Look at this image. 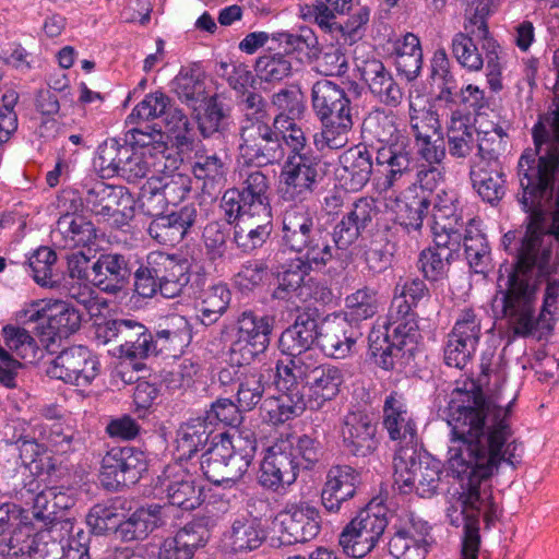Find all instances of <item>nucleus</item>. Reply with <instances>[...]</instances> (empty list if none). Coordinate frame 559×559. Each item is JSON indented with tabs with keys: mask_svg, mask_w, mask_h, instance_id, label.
<instances>
[{
	"mask_svg": "<svg viewBox=\"0 0 559 559\" xmlns=\"http://www.w3.org/2000/svg\"><path fill=\"white\" fill-rule=\"evenodd\" d=\"M504 376L483 367L478 381L465 380L453 391L449 425L453 438L449 447V469L461 483V500L471 513L483 514L487 522L498 516L491 498L490 477L504 462L515 467L523 447L513 438L511 406L501 404Z\"/></svg>",
	"mask_w": 559,
	"mask_h": 559,
	"instance_id": "1",
	"label": "nucleus"
},
{
	"mask_svg": "<svg viewBox=\"0 0 559 559\" xmlns=\"http://www.w3.org/2000/svg\"><path fill=\"white\" fill-rule=\"evenodd\" d=\"M241 106L238 152L243 164L259 168L280 164L285 158L286 147L273 128L267 102L259 93H249Z\"/></svg>",
	"mask_w": 559,
	"mask_h": 559,
	"instance_id": "2",
	"label": "nucleus"
},
{
	"mask_svg": "<svg viewBox=\"0 0 559 559\" xmlns=\"http://www.w3.org/2000/svg\"><path fill=\"white\" fill-rule=\"evenodd\" d=\"M312 108L322 124L314 135L317 150H340L348 143L353 128L350 98L344 88L330 80H319L311 88Z\"/></svg>",
	"mask_w": 559,
	"mask_h": 559,
	"instance_id": "3",
	"label": "nucleus"
},
{
	"mask_svg": "<svg viewBox=\"0 0 559 559\" xmlns=\"http://www.w3.org/2000/svg\"><path fill=\"white\" fill-rule=\"evenodd\" d=\"M282 246L308 255L311 261L332 260L334 250L330 234L321 227L316 204L292 203L282 216Z\"/></svg>",
	"mask_w": 559,
	"mask_h": 559,
	"instance_id": "4",
	"label": "nucleus"
},
{
	"mask_svg": "<svg viewBox=\"0 0 559 559\" xmlns=\"http://www.w3.org/2000/svg\"><path fill=\"white\" fill-rule=\"evenodd\" d=\"M361 136L365 147L356 146L345 151L340 156V168L336 180L347 192L360 191L369 181L372 173V155L367 147L377 152V164L381 165L384 150V112L376 107L362 121Z\"/></svg>",
	"mask_w": 559,
	"mask_h": 559,
	"instance_id": "5",
	"label": "nucleus"
},
{
	"mask_svg": "<svg viewBox=\"0 0 559 559\" xmlns=\"http://www.w3.org/2000/svg\"><path fill=\"white\" fill-rule=\"evenodd\" d=\"M189 269L188 260L177 254L151 251L134 272V292L142 298L178 297L190 282Z\"/></svg>",
	"mask_w": 559,
	"mask_h": 559,
	"instance_id": "6",
	"label": "nucleus"
},
{
	"mask_svg": "<svg viewBox=\"0 0 559 559\" xmlns=\"http://www.w3.org/2000/svg\"><path fill=\"white\" fill-rule=\"evenodd\" d=\"M63 205L70 201L69 209L73 212L82 207L98 222H107L115 228H122L133 217L134 199L128 188L107 183L104 180L91 179L82 186V197H63Z\"/></svg>",
	"mask_w": 559,
	"mask_h": 559,
	"instance_id": "7",
	"label": "nucleus"
},
{
	"mask_svg": "<svg viewBox=\"0 0 559 559\" xmlns=\"http://www.w3.org/2000/svg\"><path fill=\"white\" fill-rule=\"evenodd\" d=\"M456 206L452 197L445 200L438 195L435 203L431 226L436 248L423 250L418 259V267L429 281H438L447 273L449 257L454 247L462 240L463 222L455 215Z\"/></svg>",
	"mask_w": 559,
	"mask_h": 559,
	"instance_id": "8",
	"label": "nucleus"
},
{
	"mask_svg": "<svg viewBox=\"0 0 559 559\" xmlns=\"http://www.w3.org/2000/svg\"><path fill=\"white\" fill-rule=\"evenodd\" d=\"M280 170L278 191L285 202L308 203L323 183L329 163L317 154L286 157Z\"/></svg>",
	"mask_w": 559,
	"mask_h": 559,
	"instance_id": "9",
	"label": "nucleus"
},
{
	"mask_svg": "<svg viewBox=\"0 0 559 559\" xmlns=\"http://www.w3.org/2000/svg\"><path fill=\"white\" fill-rule=\"evenodd\" d=\"M384 534V499L376 497L352 519L338 535V545L350 558L361 559Z\"/></svg>",
	"mask_w": 559,
	"mask_h": 559,
	"instance_id": "10",
	"label": "nucleus"
},
{
	"mask_svg": "<svg viewBox=\"0 0 559 559\" xmlns=\"http://www.w3.org/2000/svg\"><path fill=\"white\" fill-rule=\"evenodd\" d=\"M386 431L391 440L400 442L393 457L395 484L402 490H409L413 472L408 468V461L414 464L416 425L401 396L391 395L386 399Z\"/></svg>",
	"mask_w": 559,
	"mask_h": 559,
	"instance_id": "11",
	"label": "nucleus"
},
{
	"mask_svg": "<svg viewBox=\"0 0 559 559\" xmlns=\"http://www.w3.org/2000/svg\"><path fill=\"white\" fill-rule=\"evenodd\" d=\"M231 330L234 334L227 352L228 361L253 362L270 345L273 319L246 309L238 313Z\"/></svg>",
	"mask_w": 559,
	"mask_h": 559,
	"instance_id": "12",
	"label": "nucleus"
},
{
	"mask_svg": "<svg viewBox=\"0 0 559 559\" xmlns=\"http://www.w3.org/2000/svg\"><path fill=\"white\" fill-rule=\"evenodd\" d=\"M221 209L228 224L242 216H264L272 213L270 182L261 170L247 174L240 188L227 189L221 200Z\"/></svg>",
	"mask_w": 559,
	"mask_h": 559,
	"instance_id": "13",
	"label": "nucleus"
},
{
	"mask_svg": "<svg viewBox=\"0 0 559 559\" xmlns=\"http://www.w3.org/2000/svg\"><path fill=\"white\" fill-rule=\"evenodd\" d=\"M95 336L102 345L115 344L119 357L131 361L148 358L153 348L151 330L132 318L105 320L97 324Z\"/></svg>",
	"mask_w": 559,
	"mask_h": 559,
	"instance_id": "14",
	"label": "nucleus"
},
{
	"mask_svg": "<svg viewBox=\"0 0 559 559\" xmlns=\"http://www.w3.org/2000/svg\"><path fill=\"white\" fill-rule=\"evenodd\" d=\"M147 468V455L141 449L114 447L102 459L99 479L107 490L118 491L139 483Z\"/></svg>",
	"mask_w": 559,
	"mask_h": 559,
	"instance_id": "15",
	"label": "nucleus"
},
{
	"mask_svg": "<svg viewBox=\"0 0 559 559\" xmlns=\"http://www.w3.org/2000/svg\"><path fill=\"white\" fill-rule=\"evenodd\" d=\"M300 466L289 438H281L267 448L260 464L258 483L272 492H285L297 480Z\"/></svg>",
	"mask_w": 559,
	"mask_h": 559,
	"instance_id": "16",
	"label": "nucleus"
},
{
	"mask_svg": "<svg viewBox=\"0 0 559 559\" xmlns=\"http://www.w3.org/2000/svg\"><path fill=\"white\" fill-rule=\"evenodd\" d=\"M252 362H230L217 372L219 386L226 393H236V401L245 412L252 411L262 400L266 380Z\"/></svg>",
	"mask_w": 559,
	"mask_h": 559,
	"instance_id": "17",
	"label": "nucleus"
},
{
	"mask_svg": "<svg viewBox=\"0 0 559 559\" xmlns=\"http://www.w3.org/2000/svg\"><path fill=\"white\" fill-rule=\"evenodd\" d=\"M98 358L83 345L64 348L51 361L47 369L50 378L61 380L75 386H88L98 376Z\"/></svg>",
	"mask_w": 559,
	"mask_h": 559,
	"instance_id": "18",
	"label": "nucleus"
},
{
	"mask_svg": "<svg viewBox=\"0 0 559 559\" xmlns=\"http://www.w3.org/2000/svg\"><path fill=\"white\" fill-rule=\"evenodd\" d=\"M381 214L378 205V199L373 197L359 198L347 214H345L333 228L332 239L335 247L340 250H346L355 243L361 234L372 226L376 219V226H379V215Z\"/></svg>",
	"mask_w": 559,
	"mask_h": 559,
	"instance_id": "19",
	"label": "nucleus"
},
{
	"mask_svg": "<svg viewBox=\"0 0 559 559\" xmlns=\"http://www.w3.org/2000/svg\"><path fill=\"white\" fill-rule=\"evenodd\" d=\"M281 539L285 544L307 543L314 539L321 531L320 511L308 502L287 504L278 514Z\"/></svg>",
	"mask_w": 559,
	"mask_h": 559,
	"instance_id": "20",
	"label": "nucleus"
},
{
	"mask_svg": "<svg viewBox=\"0 0 559 559\" xmlns=\"http://www.w3.org/2000/svg\"><path fill=\"white\" fill-rule=\"evenodd\" d=\"M409 123L416 139L418 153L429 164L440 163L445 155L439 119L430 107L417 109L411 104Z\"/></svg>",
	"mask_w": 559,
	"mask_h": 559,
	"instance_id": "21",
	"label": "nucleus"
},
{
	"mask_svg": "<svg viewBox=\"0 0 559 559\" xmlns=\"http://www.w3.org/2000/svg\"><path fill=\"white\" fill-rule=\"evenodd\" d=\"M341 433L344 450L357 457L372 454L379 445L376 418L365 411L348 412Z\"/></svg>",
	"mask_w": 559,
	"mask_h": 559,
	"instance_id": "22",
	"label": "nucleus"
},
{
	"mask_svg": "<svg viewBox=\"0 0 559 559\" xmlns=\"http://www.w3.org/2000/svg\"><path fill=\"white\" fill-rule=\"evenodd\" d=\"M309 258L300 254L282 265L276 275L277 285L271 293L272 299L288 301L294 297H302L304 287L313 282V278H307L310 272L324 267L331 261H311Z\"/></svg>",
	"mask_w": 559,
	"mask_h": 559,
	"instance_id": "23",
	"label": "nucleus"
},
{
	"mask_svg": "<svg viewBox=\"0 0 559 559\" xmlns=\"http://www.w3.org/2000/svg\"><path fill=\"white\" fill-rule=\"evenodd\" d=\"M198 216L194 203L183 205L153 218L148 224L147 234L159 245L174 247L185 239L197 223Z\"/></svg>",
	"mask_w": 559,
	"mask_h": 559,
	"instance_id": "24",
	"label": "nucleus"
},
{
	"mask_svg": "<svg viewBox=\"0 0 559 559\" xmlns=\"http://www.w3.org/2000/svg\"><path fill=\"white\" fill-rule=\"evenodd\" d=\"M221 436L222 444L227 451L225 479L227 487H230L243 477L251 465L257 451V439L250 429L239 430L231 436L222 432Z\"/></svg>",
	"mask_w": 559,
	"mask_h": 559,
	"instance_id": "25",
	"label": "nucleus"
},
{
	"mask_svg": "<svg viewBox=\"0 0 559 559\" xmlns=\"http://www.w3.org/2000/svg\"><path fill=\"white\" fill-rule=\"evenodd\" d=\"M169 519V507L148 503L138 508L116 527V535L122 542L144 540L155 530L164 526Z\"/></svg>",
	"mask_w": 559,
	"mask_h": 559,
	"instance_id": "26",
	"label": "nucleus"
},
{
	"mask_svg": "<svg viewBox=\"0 0 559 559\" xmlns=\"http://www.w3.org/2000/svg\"><path fill=\"white\" fill-rule=\"evenodd\" d=\"M47 316V324L35 326L37 336L47 349L57 341L74 334L81 326L80 311L66 301H55L49 305Z\"/></svg>",
	"mask_w": 559,
	"mask_h": 559,
	"instance_id": "27",
	"label": "nucleus"
},
{
	"mask_svg": "<svg viewBox=\"0 0 559 559\" xmlns=\"http://www.w3.org/2000/svg\"><path fill=\"white\" fill-rule=\"evenodd\" d=\"M386 62L396 70V74L406 81L415 79L423 63L419 38L406 33L386 43Z\"/></svg>",
	"mask_w": 559,
	"mask_h": 559,
	"instance_id": "28",
	"label": "nucleus"
},
{
	"mask_svg": "<svg viewBox=\"0 0 559 559\" xmlns=\"http://www.w3.org/2000/svg\"><path fill=\"white\" fill-rule=\"evenodd\" d=\"M163 486L167 492L168 507L185 511L197 509L202 502V489L195 486L193 476L180 466H168L163 473Z\"/></svg>",
	"mask_w": 559,
	"mask_h": 559,
	"instance_id": "29",
	"label": "nucleus"
},
{
	"mask_svg": "<svg viewBox=\"0 0 559 559\" xmlns=\"http://www.w3.org/2000/svg\"><path fill=\"white\" fill-rule=\"evenodd\" d=\"M156 148L155 157L150 156V153L132 151V156L124 162L119 176L128 182H136L150 175L155 178L159 173L178 167L179 159L168 153L167 144H157Z\"/></svg>",
	"mask_w": 559,
	"mask_h": 559,
	"instance_id": "30",
	"label": "nucleus"
},
{
	"mask_svg": "<svg viewBox=\"0 0 559 559\" xmlns=\"http://www.w3.org/2000/svg\"><path fill=\"white\" fill-rule=\"evenodd\" d=\"M356 342V332L346 320L325 319L320 324L317 345L325 356L336 359L345 358Z\"/></svg>",
	"mask_w": 559,
	"mask_h": 559,
	"instance_id": "31",
	"label": "nucleus"
},
{
	"mask_svg": "<svg viewBox=\"0 0 559 559\" xmlns=\"http://www.w3.org/2000/svg\"><path fill=\"white\" fill-rule=\"evenodd\" d=\"M91 282L109 294L120 292L130 276L128 260L120 253H102L91 267Z\"/></svg>",
	"mask_w": 559,
	"mask_h": 559,
	"instance_id": "32",
	"label": "nucleus"
},
{
	"mask_svg": "<svg viewBox=\"0 0 559 559\" xmlns=\"http://www.w3.org/2000/svg\"><path fill=\"white\" fill-rule=\"evenodd\" d=\"M319 312L314 308H306L298 312L295 322L280 337L282 352H299L313 348L319 332Z\"/></svg>",
	"mask_w": 559,
	"mask_h": 559,
	"instance_id": "33",
	"label": "nucleus"
},
{
	"mask_svg": "<svg viewBox=\"0 0 559 559\" xmlns=\"http://www.w3.org/2000/svg\"><path fill=\"white\" fill-rule=\"evenodd\" d=\"M67 207V212L57 221L52 231L55 241L63 249L87 247L96 239V228L91 221Z\"/></svg>",
	"mask_w": 559,
	"mask_h": 559,
	"instance_id": "34",
	"label": "nucleus"
},
{
	"mask_svg": "<svg viewBox=\"0 0 559 559\" xmlns=\"http://www.w3.org/2000/svg\"><path fill=\"white\" fill-rule=\"evenodd\" d=\"M228 168L226 156L204 148L195 151L191 165L194 178L202 182V191L207 194L224 186Z\"/></svg>",
	"mask_w": 559,
	"mask_h": 559,
	"instance_id": "35",
	"label": "nucleus"
},
{
	"mask_svg": "<svg viewBox=\"0 0 559 559\" xmlns=\"http://www.w3.org/2000/svg\"><path fill=\"white\" fill-rule=\"evenodd\" d=\"M235 226L233 240L243 253H251L261 248L272 233V213H265V217L242 216Z\"/></svg>",
	"mask_w": 559,
	"mask_h": 559,
	"instance_id": "36",
	"label": "nucleus"
},
{
	"mask_svg": "<svg viewBox=\"0 0 559 559\" xmlns=\"http://www.w3.org/2000/svg\"><path fill=\"white\" fill-rule=\"evenodd\" d=\"M414 464L408 461V468L413 472L412 487L409 490H402V488L395 484L393 478V489H397L401 493H407L412 490H416L417 495L423 498L432 497L438 489L440 483V475L442 472L441 462L429 456L419 455L416 459L414 454Z\"/></svg>",
	"mask_w": 559,
	"mask_h": 559,
	"instance_id": "37",
	"label": "nucleus"
},
{
	"mask_svg": "<svg viewBox=\"0 0 559 559\" xmlns=\"http://www.w3.org/2000/svg\"><path fill=\"white\" fill-rule=\"evenodd\" d=\"M342 383L343 373L340 368L328 364L322 365L306 382L309 408L319 409L325 402L333 400L338 394Z\"/></svg>",
	"mask_w": 559,
	"mask_h": 559,
	"instance_id": "38",
	"label": "nucleus"
},
{
	"mask_svg": "<svg viewBox=\"0 0 559 559\" xmlns=\"http://www.w3.org/2000/svg\"><path fill=\"white\" fill-rule=\"evenodd\" d=\"M213 433L202 416L189 418L176 431V452L180 461H188L201 451Z\"/></svg>",
	"mask_w": 559,
	"mask_h": 559,
	"instance_id": "39",
	"label": "nucleus"
},
{
	"mask_svg": "<svg viewBox=\"0 0 559 559\" xmlns=\"http://www.w3.org/2000/svg\"><path fill=\"white\" fill-rule=\"evenodd\" d=\"M191 340L189 322L183 317L171 318L164 328L152 333L151 356L158 354L175 355L181 352Z\"/></svg>",
	"mask_w": 559,
	"mask_h": 559,
	"instance_id": "40",
	"label": "nucleus"
},
{
	"mask_svg": "<svg viewBox=\"0 0 559 559\" xmlns=\"http://www.w3.org/2000/svg\"><path fill=\"white\" fill-rule=\"evenodd\" d=\"M471 180L479 197L488 203L499 201L504 194L506 179L501 165L475 162L471 168Z\"/></svg>",
	"mask_w": 559,
	"mask_h": 559,
	"instance_id": "41",
	"label": "nucleus"
},
{
	"mask_svg": "<svg viewBox=\"0 0 559 559\" xmlns=\"http://www.w3.org/2000/svg\"><path fill=\"white\" fill-rule=\"evenodd\" d=\"M272 39L284 47L285 55H293L301 63H311L319 53V41L309 27H300L298 32H277Z\"/></svg>",
	"mask_w": 559,
	"mask_h": 559,
	"instance_id": "42",
	"label": "nucleus"
},
{
	"mask_svg": "<svg viewBox=\"0 0 559 559\" xmlns=\"http://www.w3.org/2000/svg\"><path fill=\"white\" fill-rule=\"evenodd\" d=\"M132 156L131 146L123 139L109 138L97 148L94 165L100 177L112 178L119 176L124 162Z\"/></svg>",
	"mask_w": 559,
	"mask_h": 559,
	"instance_id": "43",
	"label": "nucleus"
},
{
	"mask_svg": "<svg viewBox=\"0 0 559 559\" xmlns=\"http://www.w3.org/2000/svg\"><path fill=\"white\" fill-rule=\"evenodd\" d=\"M45 445L55 454L64 455L72 453L81 447L78 431L61 420L36 425Z\"/></svg>",
	"mask_w": 559,
	"mask_h": 559,
	"instance_id": "44",
	"label": "nucleus"
},
{
	"mask_svg": "<svg viewBox=\"0 0 559 559\" xmlns=\"http://www.w3.org/2000/svg\"><path fill=\"white\" fill-rule=\"evenodd\" d=\"M281 392L278 396L270 397L263 403L267 419L273 425L284 424L299 417L309 408L307 399L301 391Z\"/></svg>",
	"mask_w": 559,
	"mask_h": 559,
	"instance_id": "45",
	"label": "nucleus"
},
{
	"mask_svg": "<svg viewBox=\"0 0 559 559\" xmlns=\"http://www.w3.org/2000/svg\"><path fill=\"white\" fill-rule=\"evenodd\" d=\"M231 300V293L224 283L210 286L201 295L197 306L198 318L204 325L215 323L227 310Z\"/></svg>",
	"mask_w": 559,
	"mask_h": 559,
	"instance_id": "46",
	"label": "nucleus"
},
{
	"mask_svg": "<svg viewBox=\"0 0 559 559\" xmlns=\"http://www.w3.org/2000/svg\"><path fill=\"white\" fill-rule=\"evenodd\" d=\"M271 104L277 111L274 118L271 117L272 123L299 120L306 110L304 94L295 85L283 87L274 93L271 97Z\"/></svg>",
	"mask_w": 559,
	"mask_h": 559,
	"instance_id": "47",
	"label": "nucleus"
},
{
	"mask_svg": "<svg viewBox=\"0 0 559 559\" xmlns=\"http://www.w3.org/2000/svg\"><path fill=\"white\" fill-rule=\"evenodd\" d=\"M463 241L469 267L477 274H486L490 261L489 248L475 219L465 228Z\"/></svg>",
	"mask_w": 559,
	"mask_h": 559,
	"instance_id": "48",
	"label": "nucleus"
},
{
	"mask_svg": "<svg viewBox=\"0 0 559 559\" xmlns=\"http://www.w3.org/2000/svg\"><path fill=\"white\" fill-rule=\"evenodd\" d=\"M57 253L49 247L41 246L27 258V270L35 283L41 287L52 288L59 283L55 274Z\"/></svg>",
	"mask_w": 559,
	"mask_h": 559,
	"instance_id": "49",
	"label": "nucleus"
},
{
	"mask_svg": "<svg viewBox=\"0 0 559 559\" xmlns=\"http://www.w3.org/2000/svg\"><path fill=\"white\" fill-rule=\"evenodd\" d=\"M1 334L8 349L17 358L31 364L40 358L41 349L26 329L7 324Z\"/></svg>",
	"mask_w": 559,
	"mask_h": 559,
	"instance_id": "50",
	"label": "nucleus"
},
{
	"mask_svg": "<svg viewBox=\"0 0 559 559\" xmlns=\"http://www.w3.org/2000/svg\"><path fill=\"white\" fill-rule=\"evenodd\" d=\"M226 540L230 550L237 554L259 548L263 536L254 521L241 516L234 520Z\"/></svg>",
	"mask_w": 559,
	"mask_h": 559,
	"instance_id": "51",
	"label": "nucleus"
},
{
	"mask_svg": "<svg viewBox=\"0 0 559 559\" xmlns=\"http://www.w3.org/2000/svg\"><path fill=\"white\" fill-rule=\"evenodd\" d=\"M504 138L506 133L501 127L492 126L491 129H483L481 123H479L477 162H484L488 166L501 165L500 156L507 146Z\"/></svg>",
	"mask_w": 559,
	"mask_h": 559,
	"instance_id": "52",
	"label": "nucleus"
},
{
	"mask_svg": "<svg viewBox=\"0 0 559 559\" xmlns=\"http://www.w3.org/2000/svg\"><path fill=\"white\" fill-rule=\"evenodd\" d=\"M469 119L459 112H453L448 128L449 151L456 157L467 156L474 143V129Z\"/></svg>",
	"mask_w": 559,
	"mask_h": 559,
	"instance_id": "53",
	"label": "nucleus"
},
{
	"mask_svg": "<svg viewBox=\"0 0 559 559\" xmlns=\"http://www.w3.org/2000/svg\"><path fill=\"white\" fill-rule=\"evenodd\" d=\"M226 453L219 433L214 437L211 448L201 456L200 466L203 475L210 483L217 486L225 485L227 487V479H225V473H227Z\"/></svg>",
	"mask_w": 559,
	"mask_h": 559,
	"instance_id": "54",
	"label": "nucleus"
},
{
	"mask_svg": "<svg viewBox=\"0 0 559 559\" xmlns=\"http://www.w3.org/2000/svg\"><path fill=\"white\" fill-rule=\"evenodd\" d=\"M417 332L413 326L400 324L394 331L393 338L386 347V356L391 358L393 367L408 364L413 358Z\"/></svg>",
	"mask_w": 559,
	"mask_h": 559,
	"instance_id": "55",
	"label": "nucleus"
},
{
	"mask_svg": "<svg viewBox=\"0 0 559 559\" xmlns=\"http://www.w3.org/2000/svg\"><path fill=\"white\" fill-rule=\"evenodd\" d=\"M424 199L413 197L409 201L405 198H396L391 203H386V211L390 210L394 216L392 219L406 228L417 229L423 223V213L426 210Z\"/></svg>",
	"mask_w": 559,
	"mask_h": 559,
	"instance_id": "56",
	"label": "nucleus"
},
{
	"mask_svg": "<svg viewBox=\"0 0 559 559\" xmlns=\"http://www.w3.org/2000/svg\"><path fill=\"white\" fill-rule=\"evenodd\" d=\"M178 167L171 170L167 169V171L159 173L155 177L164 198L169 205L174 206L181 203L191 191L190 177L176 171Z\"/></svg>",
	"mask_w": 559,
	"mask_h": 559,
	"instance_id": "57",
	"label": "nucleus"
},
{
	"mask_svg": "<svg viewBox=\"0 0 559 559\" xmlns=\"http://www.w3.org/2000/svg\"><path fill=\"white\" fill-rule=\"evenodd\" d=\"M345 314L352 321L367 320L378 311L377 293L368 287L358 289L345 298Z\"/></svg>",
	"mask_w": 559,
	"mask_h": 559,
	"instance_id": "58",
	"label": "nucleus"
},
{
	"mask_svg": "<svg viewBox=\"0 0 559 559\" xmlns=\"http://www.w3.org/2000/svg\"><path fill=\"white\" fill-rule=\"evenodd\" d=\"M273 128L278 134L281 144L288 147L285 158L314 154L311 150H307V138L297 120L273 123Z\"/></svg>",
	"mask_w": 559,
	"mask_h": 559,
	"instance_id": "59",
	"label": "nucleus"
},
{
	"mask_svg": "<svg viewBox=\"0 0 559 559\" xmlns=\"http://www.w3.org/2000/svg\"><path fill=\"white\" fill-rule=\"evenodd\" d=\"M170 103V98L163 92L157 91L146 94L132 109L127 118V122L134 124L141 121H150L158 117H164Z\"/></svg>",
	"mask_w": 559,
	"mask_h": 559,
	"instance_id": "60",
	"label": "nucleus"
},
{
	"mask_svg": "<svg viewBox=\"0 0 559 559\" xmlns=\"http://www.w3.org/2000/svg\"><path fill=\"white\" fill-rule=\"evenodd\" d=\"M389 550L393 559H424L427 547L425 539L409 535V528H401L390 539Z\"/></svg>",
	"mask_w": 559,
	"mask_h": 559,
	"instance_id": "61",
	"label": "nucleus"
},
{
	"mask_svg": "<svg viewBox=\"0 0 559 559\" xmlns=\"http://www.w3.org/2000/svg\"><path fill=\"white\" fill-rule=\"evenodd\" d=\"M241 412H245L239 403L230 399H217L211 404L210 409L202 415L203 419L214 431L219 424L224 426H237L241 421Z\"/></svg>",
	"mask_w": 559,
	"mask_h": 559,
	"instance_id": "62",
	"label": "nucleus"
},
{
	"mask_svg": "<svg viewBox=\"0 0 559 559\" xmlns=\"http://www.w3.org/2000/svg\"><path fill=\"white\" fill-rule=\"evenodd\" d=\"M255 72L261 81L280 82L290 75L292 62L285 53H267L258 58Z\"/></svg>",
	"mask_w": 559,
	"mask_h": 559,
	"instance_id": "63",
	"label": "nucleus"
},
{
	"mask_svg": "<svg viewBox=\"0 0 559 559\" xmlns=\"http://www.w3.org/2000/svg\"><path fill=\"white\" fill-rule=\"evenodd\" d=\"M427 292V286L423 281H406L403 285L396 286L392 308L396 309L397 314L405 316L426 296Z\"/></svg>",
	"mask_w": 559,
	"mask_h": 559,
	"instance_id": "64",
	"label": "nucleus"
}]
</instances>
